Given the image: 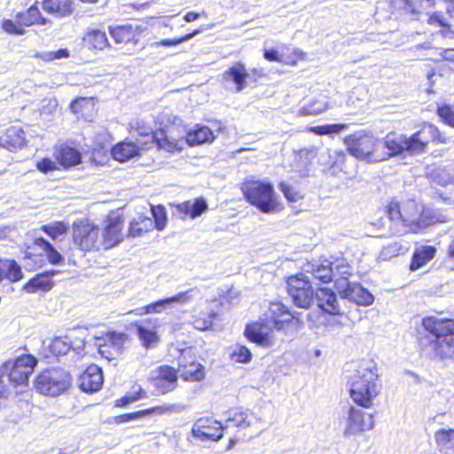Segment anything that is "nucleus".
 Instances as JSON below:
<instances>
[{"mask_svg": "<svg viewBox=\"0 0 454 454\" xmlns=\"http://www.w3.org/2000/svg\"><path fill=\"white\" fill-rule=\"evenodd\" d=\"M279 188L281 192L284 193L285 197L289 201H297L300 199V194L297 192L293 187L286 184L285 182H281L279 184Z\"/></svg>", "mask_w": 454, "mask_h": 454, "instance_id": "nucleus-56", "label": "nucleus"}, {"mask_svg": "<svg viewBox=\"0 0 454 454\" xmlns=\"http://www.w3.org/2000/svg\"><path fill=\"white\" fill-rule=\"evenodd\" d=\"M35 245L42 247L46 253L48 261L51 264H59L64 261V257L54 248V247L43 238H38L35 241Z\"/></svg>", "mask_w": 454, "mask_h": 454, "instance_id": "nucleus-45", "label": "nucleus"}, {"mask_svg": "<svg viewBox=\"0 0 454 454\" xmlns=\"http://www.w3.org/2000/svg\"><path fill=\"white\" fill-rule=\"evenodd\" d=\"M102 384V370L96 364L90 365L79 378V386L83 392H96L100 389Z\"/></svg>", "mask_w": 454, "mask_h": 454, "instance_id": "nucleus-20", "label": "nucleus"}, {"mask_svg": "<svg viewBox=\"0 0 454 454\" xmlns=\"http://www.w3.org/2000/svg\"><path fill=\"white\" fill-rule=\"evenodd\" d=\"M26 144L25 133L19 127H11L0 137V146L10 151L21 149Z\"/></svg>", "mask_w": 454, "mask_h": 454, "instance_id": "nucleus-24", "label": "nucleus"}, {"mask_svg": "<svg viewBox=\"0 0 454 454\" xmlns=\"http://www.w3.org/2000/svg\"><path fill=\"white\" fill-rule=\"evenodd\" d=\"M253 414L248 410L243 408H232L225 413L224 429L235 427L245 429L251 426Z\"/></svg>", "mask_w": 454, "mask_h": 454, "instance_id": "nucleus-26", "label": "nucleus"}, {"mask_svg": "<svg viewBox=\"0 0 454 454\" xmlns=\"http://www.w3.org/2000/svg\"><path fill=\"white\" fill-rule=\"evenodd\" d=\"M387 214L391 221L401 220L403 225L414 233L432 224L448 221L442 213L426 208L415 200H406L402 202L392 200L387 207Z\"/></svg>", "mask_w": 454, "mask_h": 454, "instance_id": "nucleus-2", "label": "nucleus"}, {"mask_svg": "<svg viewBox=\"0 0 454 454\" xmlns=\"http://www.w3.org/2000/svg\"><path fill=\"white\" fill-rule=\"evenodd\" d=\"M199 294L197 288H192L184 292H180L173 296L160 299L147 304V311L151 314L167 313L173 309L174 304L185 305L193 300L194 296Z\"/></svg>", "mask_w": 454, "mask_h": 454, "instance_id": "nucleus-15", "label": "nucleus"}, {"mask_svg": "<svg viewBox=\"0 0 454 454\" xmlns=\"http://www.w3.org/2000/svg\"><path fill=\"white\" fill-rule=\"evenodd\" d=\"M377 380L376 368L361 366L348 380L351 399L364 408H370L380 393Z\"/></svg>", "mask_w": 454, "mask_h": 454, "instance_id": "nucleus-4", "label": "nucleus"}, {"mask_svg": "<svg viewBox=\"0 0 454 454\" xmlns=\"http://www.w3.org/2000/svg\"><path fill=\"white\" fill-rule=\"evenodd\" d=\"M248 77L249 74L241 62L234 63L223 74V81L225 83L233 82L236 92H240L246 89Z\"/></svg>", "mask_w": 454, "mask_h": 454, "instance_id": "nucleus-22", "label": "nucleus"}, {"mask_svg": "<svg viewBox=\"0 0 454 454\" xmlns=\"http://www.w3.org/2000/svg\"><path fill=\"white\" fill-rule=\"evenodd\" d=\"M203 31V29H198V30H195L193 31L192 33H190V34H187L180 38H176V39H164V40H161L160 43H158V44L161 45V46H166V47H168V46H176V45H178L182 43H184V42H187L189 40H191L192 37H194L195 35H197L198 34L201 33Z\"/></svg>", "mask_w": 454, "mask_h": 454, "instance_id": "nucleus-52", "label": "nucleus"}, {"mask_svg": "<svg viewBox=\"0 0 454 454\" xmlns=\"http://www.w3.org/2000/svg\"><path fill=\"white\" fill-rule=\"evenodd\" d=\"M264 58L270 61H279L278 51L275 50H266L264 51Z\"/></svg>", "mask_w": 454, "mask_h": 454, "instance_id": "nucleus-63", "label": "nucleus"}, {"mask_svg": "<svg viewBox=\"0 0 454 454\" xmlns=\"http://www.w3.org/2000/svg\"><path fill=\"white\" fill-rule=\"evenodd\" d=\"M232 357L239 363H247L251 359V352L244 346H237L232 352Z\"/></svg>", "mask_w": 454, "mask_h": 454, "instance_id": "nucleus-53", "label": "nucleus"}, {"mask_svg": "<svg viewBox=\"0 0 454 454\" xmlns=\"http://www.w3.org/2000/svg\"><path fill=\"white\" fill-rule=\"evenodd\" d=\"M73 239L83 251L99 250L102 247L100 229L88 221H80L74 224Z\"/></svg>", "mask_w": 454, "mask_h": 454, "instance_id": "nucleus-11", "label": "nucleus"}, {"mask_svg": "<svg viewBox=\"0 0 454 454\" xmlns=\"http://www.w3.org/2000/svg\"><path fill=\"white\" fill-rule=\"evenodd\" d=\"M291 320L292 316L283 304L272 302L259 320L247 325L245 333L251 341L268 348L272 344L273 330L283 329Z\"/></svg>", "mask_w": 454, "mask_h": 454, "instance_id": "nucleus-3", "label": "nucleus"}, {"mask_svg": "<svg viewBox=\"0 0 454 454\" xmlns=\"http://www.w3.org/2000/svg\"><path fill=\"white\" fill-rule=\"evenodd\" d=\"M53 282L48 278L47 274H38L28 282H27L23 289L29 294L35 293L39 290L46 292L52 288Z\"/></svg>", "mask_w": 454, "mask_h": 454, "instance_id": "nucleus-36", "label": "nucleus"}, {"mask_svg": "<svg viewBox=\"0 0 454 454\" xmlns=\"http://www.w3.org/2000/svg\"><path fill=\"white\" fill-rule=\"evenodd\" d=\"M67 225L63 222H54L42 226V230L52 239H57L67 231Z\"/></svg>", "mask_w": 454, "mask_h": 454, "instance_id": "nucleus-48", "label": "nucleus"}, {"mask_svg": "<svg viewBox=\"0 0 454 454\" xmlns=\"http://www.w3.org/2000/svg\"><path fill=\"white\" fill-rule=\"evenodd\" d=\"M287 290L294 303L301 308H309L315 299L309 277L305 273L291 276L287 279Z\"/></svg>", "mask_w": 454, "mask_h": 454, "instance_id": "nucleus-10", "label": "nucleus"}, {"mask_svg": "<svg viewBox=\"0 0 454 454\" xmlns=\"http://www.w3.org/2000/svg\"><path fill=\"white\" fill-rule=\"evenodd\" d=\"M241 189L247 201L259 208L262 213H274L279 209L271 184L250 181L243 184Z\"/></svg>", "mask_w": 454, "mask_h": 454, "instance_id": "nucleus-7", "label": "nucleus"}, {"mask_svg": "<svg viewBox=\"0 0 454 454\" xmlns=\"http://www.w3.org/2000/svg\"><path fill=\"white\" fill-rule=\"evenodd\" d=\"M3 29L8 34L13 35H23L25 33V29L17 23V20L15 21L11 20H5L2 24Z\"/></svg>", "mask_w": 454, "mask_h": 454, "instance_id": "nucleus-54", "label": "nucleus"}, {"mask_svg": "<svg viewBox=\"0 0 454 454\" xmlns=\"http://www.w3.org/2000/svg\"><path fill=\"white\" fill-rule=\"evenodd\" d=\"M148 138L152 143H155L159 148L167 152L181 151L185 144V139L174 136V128L168 130L159 129Z\"/></svg>", "mask_w": 454, "mask_h": 454, "instance_id": "nucleus-19", "label": "nucleus"}, {"mask_svg": "<svg viewBox=\"0 0 454 454\" xmlns=\"http://www.w3.org/2000/svg\"><path fill=\"white\" fill-rule=\"evenodd\" d=\"M372 415L361 410L351 407L348 411V425L344 431L345 435H353L373 427Z\"/></svg>", "mask_w": 454, "mask_h": 454, "instance_id": "nucleus-16", "label": "nucleus"}, {"mask_svg": "<svg viewBox=\"0 0 454 454\" xmlns=\"http://www.w3.org/2000/svg\"><path fill=\"white\" fill-rule=\"evenodd\" d=\"M336 288L342 298L361 306L372 304L374 296L360 284L349 281H337Z\"/></svg>", "mask_w": 454, "mask_h": 454, "instance_id": "nucleus-14", "label": "nucleus"}, {"mask_svg": "<svg viewBox=\"0 0 454 454\" xmlns=\"http://www.w3.org/2000/svg\"><path fill=\"white\" fill-rule=\"evenodd\" d=\"M179 377L185 381H200L205 378L204 367L195 361L187 362L183 356L178 359Z\"/></svg>", "mask_w": 454, "mask_h": 454, "instance_id": "nucleus-23", "label": "nucleus"}, {"mask_svg": "<svg viewBox=\"0 0 454 454\" xmlns=\"http://www.w3.org/2000/svg\"><path fill=\"white\" fill-rule=\"evenodd\" d=\"M125 338L124 333L107 332L94 336V345L102 357L111 361L121 353Z\"/></svg>", "mask_w": 454, "mask_h": 454, "instance_id": "nucleus-12", "label": "nucleus"}, {"mask_svg": "<svg viewBox=\"0 0 454 454\" xmlns=\"http://www.w3.org/2000/svg\"><path fill=\"white\" fill-rule=\"evenodd\" d=\"M153 385L158 394L164 395L173 391L177 386V372L168 366H160L154 372Z\"/></svg>", "mask_w": 454, "mask_h": 454, "instance_id": "nucleus-17", "label": "nucleus"}, {"mask_svg": "<svg viewBox=\"0 0 454 454\" xmlns=\"http://www.w3.org/2000/svg\"><path fill=\"white\" fill-rule=\"evenodd\" d=\"M43 10L48 13L57 17L64 18L70 16L74 11L73 0H44L43 4Z\"/></svg>", "mask_w": 454, "mask_h": 454, "instance_id": "nucleus-28", "label": "nucleus"}, {"mask_svg": "<svg viewBox=\"0 0 454 454\" xmlns=\"http://www.w3.org/2000/svg\"><path fill=\"white\" fill-rule=\"evenodd\" d=\"M87 45L96 50H103L108 45V39L105 32L99 29L89 30L83 36Z\"/></svg>", "mask_w": 454, "mask_h": 454, "instance_id": "nucleus-39", "label": "nucleus"}, {"mask_svg": "<svg viewBox=\"0 0 454 454\" xmlns=\"http://www.w3.org/2000/svg\"><path fill=\"white\" fill-rule=\"evenodd\" d=\"M152 215L153 216V225L158 231H162L167 224V212L163 206H151Z\"/></svg>", "mask_w": 454, "mask_h": 454, "instance_id": "nucleus-49", "label": "nucleus"}, {"mask_svg": "<svg viewBox=\"0 0 454 454\" xmlns=\"http://www.w3.org/2000/svg\"><path fill=\"white\" fill-rule=\"evenodd\" d=\"M143 417H144L143 410H141V411H138L136 412L126 413V414L117 416V417H115L114 420L117 424H121V423L129 422L130 420H135V419H140Z\"/></svg>", "mask_w": 454, "mask_h": 454, "instance_id": "nucleus-59", "label": "nucleus"}, {"mask_svg": "<svg viewBox=\"0 0 454 454\" xmlns=\"http://www.w3.org/2000/svg\"><path fill=\"white\" fill-rule=\"evenodd\" d=\"M110 35L117 43H128L134 39L136 30L130 25L110 27Z\"/></svg>", "mask_w": 454, "mask_h": 454, "instance_id": "nucleus-41", "label": "nucleus"}, {"mask_svg": "<svg viewBox=\"0 0 454 454\" xmlns=\"http://www.w3.org/2000/svg\"><path fill=\"white\" fill-rule=\"evenodd\" d=\"M58 160L65 168L75 166L81 162V153L70 146L61 147L58 155Z\"/></svg>", "mask_w": 454, "mask_h": 454, "instance_id": "nucleus-40", "label": "nucleus"}, {"mask_svg": "<svg viewBox=\"0 0 454 454\" xmlns=\"http://www.w3.org/2000/svg\"><path fill=\"white\" fill-rule=\"evenodd\" d=\"M36 364L37 360L32 355H24L4 363L0 367V398L6 397L9 393L7 383L14 387L27 386Z\"/></svg>", "mask_w": 454, "mask_h": 454, "instance_id": "nucleus-5", "label": "nucleus"}, {"mask_svg": "<svg viewBox=\"0 0 454 454\" xmlns=\"http://www.w3.org/2000/svg\"><path fill=\"white\" fill-rule=\"evenodd\" d=\"M178 208L185 215H189L192 219L200 216L202 213L207 211V204L202 198L196 199L194 201H185L178 205Z\"/></svg>", "mask_w": 454, "mask_h": 454, "instance_id": "nucleus-38", "label": "nucleus"}, {"mask_svg": "<svg viewBox=\"0 0 454 454\" xmlns=\"http://www.w3.org/2000/svg\"><path fill=\"white\" fill-rule=\"evenodd\" d=\"M332 265H333V279H335V283L340 280L348 281V278L352 275L351 266L344 258L336 259L334 262H332Z\"/></svg>", "mask_w": 454, "mask_h": 454, "instance_id": "nucleus-44", "label": "nucleus"}, {"mask_svg": "<svg viewBox=\"0 0 454 454\" xmlns=\"http://www.w3.org/2000/svg\"><path fill=\"white\" fill-rule=\"evenodd\" d=\"M422 325L435 337L433 343L435 355L454 359V320L429 317L423 319Z\"/></svg>", "mask_w": 454, "mask_h": 454, "instance_id": "nucleus-6", "label": "nucleus"}, {"mask_svg": "<svg viewBox=\"0 0 454 454\" xmlns=\"http://www.w3.org/2000/svg\"><path fill=\"white\" fill-rule=\"evenodd\" d=\"M433 180L442 186L448 185L454 181V171L445 168H436L431 174Z\"/></svg>", "mask_w": 454, "mask_h": 454, "instance_id": "nucleus-47", "label": "nucleus"}, {"mask_svg": "<svg viewBox=\"0 0 454 454\" xmlns=\"http://www.w3.org/2000/svg\"><path fill=\"white\" fill-rule=\"evenodd\" d=\"M436 253V248L433 246H423L417 248L411 259L410 270L414 271L431 261Z\"/></svg>", "mask_w": 454, "mask_h": 454, "instance_id": "nucleus-31", "label": "nucleus"}, {"mask_svg": "<svg viewBox=\"0 0 454 454\" xmlns=\"http://www.w3.org/2000/svg\"><path fill=\"white\" fill-rule=\"evenodd\" d=\"M69 51L67 49H59L58 51H47L42 55V58L46 60L59 59L63 58H68Z\"/></svg>", "mask_w": 454, "mask_h": 454, "instance_id": "nucleus-57", "label": "nucleus"}, {"mask_svg": "<svg viewBox=\"0 0 454 454\" xmlns=\"http://www.w3.org/2000/svg\"><path fill=\"white\" fill-rule=\"evenodd\" d=\"M434 441L439 450L444 454H454V429L441 428L434 433Z\"/></svg>", "mask_w": 454, "mask_h": 454, "instance_id": "nucleus-30", "label": "nucleus"}, {"mask_svg": "<svg viewBox=\"0 0 454 454\" xmlns=\"http://www.w3.org/2000/svg\"><path fill=\"white\" fill-rule=\"evenodd\" d=\"M157 319H148L145 322L136 324L137 335L145 348H150L158 341V335L156 333Z\"/></svg>", "mask_w": 454, "mask_h": 454, "instance_id": "nucleus-27", "label": "nucleus"}, {"mask_svg": "<svg viewBox=\"0 0 454 454\" xmlns=\"http://www.w3.org/2000/svg\"><path fill=\"white\" fill-rule=\"evenodd\" d=\"M154 225L151 217L139 215L130 223L129 236L133 238L139 237L152 231Z\"/></svg>", "mask_w": 454, "mask_h": 454, "instance_id": "nucleus-34", "label": "nucleus"}, {"mask_svg": "<svg viewBox=\"0 0 454 454\" xmlns=\"http://www.w3.org/2000/svg\"><path fill=\"white\" fill-rule=\"evenodd\" d=\"M441 55L446 60L454 61V49L443 50Z\"/></svg>", "mask_w": 454, "mask_h": 454, "instance_id": "nucleus-64", "label": "nucleus"}, {"mask_svg": "<svg viewBox=\"0 0 454 454\" xmlns=\"http://www.w3.org/2000/svg\"><path fill=\"white\" fill-rule=\"evenodd\" d=\"M215 138L213 131L206 127H196L195 129L190 130L186 133L185 143L189 145L194 146L206 142H211Z\"/></svg>", "mask_w": 454, "mask_h": 454, "instance_id": "nucleus-33", "label": "nucleus"}, {"mask_svg": "<svg viewBox=\"0 0 454 454\" xmlns=\"http://www.w3.org/2000/svg\"><path fill=\"white\" fill-rule=\"evenodd\" d=\"M144 396H145V393L143 392L142 388L140 387L138 392H136L135 394L130 395H125V396L118 399L116 401V406L124 407L127 404L136 402Z\"/></svg>", "mask_w": 454, "mask_h": 454, "instance_id": "nucleus-55", "label": "nucleus"}, {"mask_svg": "<svg viewBox=\"0 0 454 454\" xmlns=\"http://www.w3.org/2000/svg\"><path fill=\"white\" fill-rule=\"evenodd\" d=\"M437 113L445 123L454 127V106L443 105L439 106Z\"/></svg>", "mask_w": 454, "mask_h": 454, "instance_id": "nucleus-51", "label": "nucleus"}, {"mask_svg": "<svg viewBox=\"0 0 454 454\" xmlns=\"http://www.w3.org/2000/svg\"><path fill=\"white\" fill-rule=\"evenodd\" d=\"M23 278L20 265L13 260L0 259V282L6 278L17 282Z\"/></svg>", "mask_w": 454, "mask_h": 454, "instance_id": "nucleus-32", "label": "nucleus"}, {"mask_svg": "<svg viewBox=\"0 0 454 454\" xmlns=\"http://www.w3.org/2000/svg\"><path fill=\"white\" fill-rule=\"evenodd\" d=\"M140 148L133 142H121L114 146L111 150L112 156L114 160L125 162L131 158L138 155Z\"/></svg>", "mask_w": 454, "mask_h": 454, "instance_id": "nucleus-29", "label": "nucleus"}, {"mask_svg": "<svg viewBox=\"0 0 454 454\" xmlns=\"http://www.w3.org/2000/svg\"><path fill=\"white\" fill-rule=\"evenodd\" d=\"M36 168L39 171L46 174L49 171L57 169L56 162L49 158H43L36 163Z\"/></svg>", "mask_w": 454, "mask_h": 454, "instance_id": "nucleus-58", "label": "nucleus"}, {"mask_svg": "<svg viewBox=\"0 0 454 454\" xmlns=\"http://www.w3.org/2000/svg\"><path fill=\"white\" fill-rule=\"evenodd\" d=\"M317 305L324 311L331 315L340 313V305L334 292L326 287L318 288L315 294Z\"/></svg>", "mask_w": 454, "mask_h": 454, "instance_id": "nucleus-25", "label": "nucleus"}, {"mask_svg": "<svg viewBox=\"0 0 454 454\" xmlns=\"http://www.w3.org/2000/svg\"><path fill=\"white\" fill-rule=\"evenodd\" d=\"M185 406L180 403H163L159 406L143 410L144 417L147 415H164L180 413L184 411Z\"/></svg>", "mask_w": 454, "mask_h": 454, "instance_id": "nucleus-42", "label": "nucleus"}, {"mask_svg": "<svg viewBox=\"0 0 454 454\" xmlns=\"http://www.w3.org/2000/svg\"><path fill=\"white\" fill-rule=\"evenodd\" d=\"M71 376L61 368H51L42 372L35 379V389L45 395L56 396L67 390Z\"/></svg>", "mask_w": 454, "mask_h": 454, "instance_id": "nucleus-9", "label": "nucleus"}, {"mask_svg": "<svg viewBox=\"0 0 454 454\" xmlns=\"http://www.w3.org/2000/svg\"><path fill=\"white\" fill-rule=\"evenodd\" d=\"M123 222L120 217L109 218L103 231H100L101 245L103 249H110L123 239L121 232Z\"/></svg>", "mask_w": 454, "mask_h": 454, "instance_id": "nucleus-18", "label": "nucleus"}, {"mask_svg": "<svg viewBox=\"0 0 454 454\" xmlns=\"http://www.w3.org/2000/svg\"><path fill=\"white\" fill-rule=\"evenodd\" d=\"M348 127V124L334 123V124H325V125L309 127V128H308V130L315 135L324 136V135L339 134L341 131L347 129Z\"/></svg>", "mask_w": 454, "mask_h": 454, "instance_id": "nucleus-46", "label": "nucleus"}, {"mask_svg": "<svg viewBox=\"0 0 454 454\" xmlns=\"http://www.w3.org/2000/svg\"><path fill=\"white\" fill-rule=\"evenodd\" d=\"M330 157H334L335 160L333 162V165H338L342 164L345 161L346 154L342 151H333L332 154H330Z\"/></svg>", "mask_w": 454, "mask_h": 454, "instance_id": "nucleus-62", "label": "nucleus"}, {"mask_svg": "<svg viewBox=\"0 0 454 454\" xmlns=\"http://www.w3.org/2000/svg\"><path fill=\"white\" fill-rule=\"evenodd\" d=\"M328 108H329V104L325 99H324V98L315 99V100H312L308 105L301 107L298 112V115H300V116L317 115L319 114L325 112Z\"/></svg>", "mask_w": 454, "mask_h": 454, "instance_id": "nucleus-43", "label": "nucleus"}, {"mask_svg": "<svg viewBox=\"0 0 454 454\" xmlns=\"http://www.w3.org/2000/svg\"><path fill=\"white\" fill-rule=\"evenodd\" d=\"M17 23L23 26L28 27L33 24L44 25L46 19L41 17L40 11L36 6H31L26 12H19L16 15Z\"/></svg>", "mask_w": 454, "mask_h": 454, "instance_id": "nucleus-35", "label": "nucleus"}, {"mask_svg": "<svg viewBox=\"0 0 454 454\" xmlns=\"http://www.w3.org/2000/svg\"><path fill=\"white\" fill-rule=\"evenodd\" d=\"M392 7L395 10H407L413 8L412 0H390Z\"/></svg>", "mask_w": 454, "mask_h": 454, "instance_id": "nucleus-61", "label": "nucleus"}, {"mask_svg": "<svg viewBox=\"0 0 454 454\" xmlns=\"http://www.w3.org/2000/svg\"><path fill=\"white\" fill-rule=\"evenodd\" d=\"M224 430L223 425L212 417L200 418L195 421L192 428V437L204 442H217L223 437Z\"/></svg>", "mask_w": 454, "mask_h": 454, "instance_id": "nucleus-13", "label": "nucleus"}, {"mask_svg": "<svg viewBox=\"0 0 454 454\" xmlns=\"http://www.w3.org/2000/svg\"><path fill=\"white\" fill-rule=\"evenodd\" d=\"M344 143L348 153L354 157L369 162H378L375 155L379 151V138L371 131L359 130L350 134L344 138Z\"/></svg>", "mask_w": 454, "mask_h": 454, "instance_id": "nucleus-8", "label": "nucleus"}, {"mask_svg": "<svg viewBox=\"0 0 454 454\" xmlns=\"http://www.w3.org/2000/svg\"><path fill=\"white\" fill-rule=\"evenodd\" d=\"M428 23L438 27H445L447 26V20L445 17L439 12H434L428 18Z\"/></svg>", "mask_w": 454, "mask_h": 454, "instance_id": "nucleus-60", "label": "nucleus"}, {"mask_svg": "<svg viewBox=\"0 0 454 454\" xmlns=\"http://www.w3.org/2000/svg\"><path fill=\"white\" fill-rule=\"evenodd\" d=\"M83 346L84 343H81L76 348H74V343L68 337H57L51 341L49 348L55 356H64L67 355L71 348L78 350Z\"/></svg>", "mask_w": 454, "mask_h": 454, "instance_id": "nucleus-37", "label": "nucleus"}, {"mask_svg": "<svg viewBox=\"0 0 454 454\" xmlns=\"http://www.w3.org/2000/svg\"><path fill=\"white\" fill-rule=\"evenodd\" d=\"M215 316H216V313H215V312L203 314L202 317H193L192 324L194 326V328L200 330V331H205L211 327L213 318Z\"/></svg>", "mask_w": 454, "mask_h": 454, "instance_id": "nucleus-50", "label": "nucleus"}, {"mask_svg": "<svg viewBox=\"0 0 454 454\" xmlns=\"http://www.w3.org/2000/svg\"><path fill=\"white\" fill-rule=\"evenodd\" d=\"M305 274H310L324 283L333 280V265L328 260L308 262L303 265Z\"/></svg>", "mask_w": 454, "mask_h": 454, "instance_id": "nucleus-21", "label": "nucleus"}, {"mask_svg": "<svg viewBox=\"0 0 454 454\" xmlns=\"http://www.w3.org/2000/svg\"><path fill=\"white\" fill-rule=\"evenodd\" d=\"M442 140L438 129L432 125H425L419 131L411 137L404 135L396 136L389 133L383 139L379 138V151L375 155L378 161H382L390 157L407 152L417 154L425 151L431 140Z\"/></svg>", "mask_w": 454, "mask_h": 454, "instance_id": "nucleus-1", "label": "nucleus"}]
</instances>
